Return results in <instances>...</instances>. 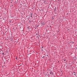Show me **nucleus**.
Instances as JSON below:
<instances>
[{"mask_svg": "<svg viewBox=\"0 0 77 77\" xmlns=\"http://www.w3.org/2000/svg\"><path fill=\"white\" fill-rule=\"evenodd\" d=\"M50 74H51L52 75H53V72H50Z\"/></svg>", "mask_w": 77, "mask_h": 77, "instance_id": "f257e3e1", "label": "nucleus"}, {"mask_svg": "<svg viewBox=\"0 0 77 77\" xmlns=\"http://www.w3.org/2000/svg\"><path fill=\"white\" fill-rule=\"evenodd\" d=\"M56 7H55V8L54 9V10H55V11H56Z\"/></svg>", "mask_w": 77, "mask_h": 77, "instance_id": "f03ea898", "label": "nucleus"}, {"mask_svg": "<svg viewBox=\"0 0 77 77\" xmlns=\"http://www.w3.org/2000/svg\"><path fill=\"white\" fill-rule=\"evenodd\" d=\"M45 57V56H43V57H42V58L43 59V58H44Z\"/></svg>", "mask_w": 77, "mask_h": 77, "instance_id": "7ed1b4c3", "label": "nucleus"}, {"mask_svg": "<svg viewBox=\"0 0 77 77\" xmlns=\"http://www.w3.org/2000/svg\"><path fill=\"white\" fill-rule=\"evenodd\" d=\"M30 17H32V16H30Z\"/></svg>", "mask_w": 77, "mask_h": 77, "instance_id": "20e7f679", "label": "nucleus"}, {"mask_svg": "<svg viewBox=\"0 0 77 77\" xmlns=\"http://www.w3.org/2000/svg\"><path fill=\"white\" fill-rule=\"evenodd\" d=\"M65 60H64V61H65Z\"/></svg>", "mask_w": 77, "mask_h": 77, "instance_id": "39448f33", "label": "nucleus"}, {"mask_svg": "<svg viewBox=\"0 0 77 77\" xmlns=\"http://www.w3.org/2000/svg\"><path fill=\"white\" fill-rule=\"evenodd\" d=\"M42 48H43V47H42Z\"/></svg>", "mask_w": 77, "mask_h": 77, "instance_id": "423d86ee", "label": "nucleus"}, {"mask_svg": "<svg viewBox=\"0 0 77 77\" xmlns=\"http://www.w3.org/2000/svg\"><path fill=\"white\" fill-rule=\"evenodd\" d=\"M48 56V55H47V56Z\"/></svg>", "mask_w": 77, "mask_h": 77, "instance_id": "0eeeda50", "label": "nucleus"}, {"mask_svg": "<svg viewBox=\"0 0 77 77\" xmlns=\"http://www.w3.org/2000/svg\"><path fill=\"white\" fill-rule=\"evenodd\" d=\"M75 75V74H74V75Z\"/></svg>", "mask_w": 77, "mask_h": 77, "instance_id": "6e6552de", "label": "nucleus"}]
</instances>
